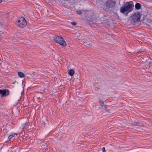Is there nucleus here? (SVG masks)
<instances>
[{"instance_id": "obj_1", "label": "nucleus", "mask_w": 152, "mask_h": 152, "mask_svg": "<svg viewBox=\"0 0 152 152\" xmlns=\"http://www.w3.org/2000/svg\"><path fill=\"white\" fill-rule=\"evenodd\" d=\"M134 5L132 1L124 2V4L120 8V12L125 16L133 10Z\"/></svg>"}, {"instance_id": "obj_2", "label": "nucleus", "mask_w": 152, "mask_h": 152, "mask_svg": "<svg viewBox=\"0 0 152 152\" xmlns=\"http://www.w3.org/2000/svg\"><path fill=\"white\" fill-rule=\"evenodd\" d=\"M115 4L116 2L115 0H107L103 4L102 8L106 12L118 16V14L117 13L113 12V10H111V9L115 7Z\"/></svg>"}, {"instance_id": "obj_3", "label": "nucleus", "mask_w": 152, "mask_h": 152, "mask_svg": "<svg viewBox=\"0 0 152 152\" xmlns=\"http://www.w3.org/2000/svg\"><path fill=\"white\" fill-rule=\"evenodd\" d=\"M140 15L139 12L135 13L132 16H130L128 19V21L129 23L134 24L140 21Z\"/></svg>"}, {"instance_id": "obj_4", "label": "nucleus", "mask_w": 152, "mask_h": 152, "mask_svg": "<svg viewBox=\"0 0 152 152\" xmlns=\"http://www.w3.org/2000/svg\"><path fill=\"white\" fill-rule=\"evenodd\" d=\"M53 40L55 42L60 45L65 46L66 45V43L64 39L61 36H57L54 38Z\"/></svg>"}, {"instance_id": "obj_5", "label": "nucleus", "mask_w": 152, "mask_h": 152, "mask_svg": "<svg viewBox=\"0 0 152 152\" xmlns=\"http://www.w3.org/2000/svg\"><path fill=\"white\" fill-rule=\"evenodd\" d=\"M18 22L20 23L17 25L20 28H24L26 26L27 23L25 19L23 18H21L18 20Z\"/></svg>"}, {"instance_id": "obj_6", "label": "nucleus", "mask_w": 152, "mask_h": 152, "mask_svg": "<svg viewBox=\"0 0 152 152\" xmlns=\"http://www.w3.org/2000/svg\"><path fill=\"white\" fill-rule=\"evenodd\" d=\"M9 94V91L7 89L0 90V94L1 95V97L8 95Z\"/></svg>"}, {"instance_id": "obj_7", "label": "nucleus", "mask_w": 152, "mask_h": 152, "mask_svg": "<svg viewBox=\"0 0 152 152\" xmlns=\"http://www.w3.org/2000/svg\"><path fill=\"white\" fill-rule=\"evenodd\" d=\"M84 45L87 47H90L91 46V42L90 41H87L86 42H85L84 43Z\"/></svg>"}, {"instance_id": "obj_8", "label": "nucleus", "mask_w": 152, "mask_h": 152, "mask_svg": "<svg viewBox=\"0 0 152 152\" xmlns=\"http://www.w3.org/2000/svg\"><path fill=\"white\" fill-rule=\"evenodd\" d=\"M132 124L135 126H140L141 127L144 126L143 125H141L140 124L139 122H134L132 123Z\"/></svg>"}, {"instance_id": "obj_9", "label": "nucleus", "mask_w": 152, "mask_h": 152, "mask_svg": "<svg viewBox=\"0 0 152 152\" xmlns=\"http://www.w3.org/2000/svg\"><path fill=\"white\" fill-rule=\"evenodd\" d=\"M135 8L138 10H140L141 8V4L139 3H137L135 5Z\"/></svg>"}, {"instance_id": "obj_10", "label": "nucleus", "mask_w": 152, "mask_h": 152, "mask_svg": "<svg viewBox=\"0 0 152 152\" xmlns=\"http://www.w3.org/2000/svg\"><path fill=\"white\" fill-rule=\"evenodd\" d=\"M145 67L148 69L152 67V62L149 63V64L145 65Z\"/></svg>"}, {"instance_id": "obj_11", "label": "nucleus", "mask_w": 152, "mask_h": 152, "mask_svg": "<svg viewBox=\"0 0 152 152\" xmlns=\"http://www.w3.org/2000/svg\"><path fill=\"white\" fill-rule=\"evenodd\" d=\"M75 73V71L74 70L71 69L69 71L68 74L71 76H72Z\"/></svg>"}, {"instance_id": "obj_12", "label": "nucleus", "mask_w": 152, "mask_h": 152, "mask_svg": "<svg viewBox=\"0 0 152 152\" xmlns=\"http://www.w3.org/2000/svg\"><path fill=\"white\" fill-rule=\"evenodd\" d=\"M99 103L100 104V106L102 107H103L104 105V101L102 100L101 99L99 98Z\"/></svg>"}, {"instance_id": "obj_13", "label": "nucleus", "mask_w": 152, "mask_h": 152, "mask_svg": "<svg viewBox=\"0 0 152 152\" xmlns=\"http://www.w3.org/2000/svg\"><path fill=\"white\" fill-rule=\"evenodd\" d=\"M18 75L20 77H24L25 75L24 74L21 72H19L18 73Z\"/></svg>"}, {"instance_id": "obj_14", "label": "nucleus", "mask_w": 152, "mask_h": 152, "mask_svg": "<svg viewBox=\"0 0 152 152\" xmlns=\"http://www.w3.org/2000/svg\"><path fill=\"white\" fill-rule=\"evenodd\" d=\"M18 135V134H17V133H14L13 134H12V135H10L9 136V137H8V138L10 140L11 138H12V137H14L15 135Z\"/></svg>"}, {"instance_id": "obj_15", "label": "nucleus", "mask_w": 152, "mask_h": 152, "mask_svg": "<svg viewBox=\"0 0 152 152\" xmlns=\"http://www.w3.org/2000/svg\"><path fill=\"white\" fill-rule=\"evenodd\" d=\"M13 84H15V87H16V86H18L19 85L18 83L16 81L15 82L13 83Z\"/></svg>"}, {"instance_id": "obj_16", "label": "nucleus", "mask_w": 152, "mask_h": 152, "mask_svg": "<svg viewBox=\"0 0 152 152\" xmlns=\"http://www.w3.org/2000/svg\"><path fill=\"white\" fill-rule=\"evenodd\" d=\"M94 1L96 2V3H100L102 0H93Z\"/></svg>"}, {"instance_id": "obj_17", "label": "nucleus", "mask_w": 152, "mask_h": 152, "mask_svg": "<svg viewBox=\"0 0 152 152\" xmlns=\"http://www.w3.org/2000/svg\"><path fill=\"white\" fill-rule=\"evenodd\" d=\"M71 23L74 26H75L77 25V23L75 22H71Z\"/></svg>"}, {"instance_id": "obj_18", "label": "nucleus", "mask_w": 152, "mask_h": 152, "mask_svg": "<svg viewBox=\"0 0 152 152\" xmlns=\"http://www.w3.org/2000/svg\"><path fill=\"white\" fill-rule=\"evenodd\" d=\"M77 13L78 15H81L82 14V12L79 11H77Z\"/></svg>"}, {"instance_id": "obj_19", "label": "nucleus", "mask_w": 152, "mask_h": 152, "mask_svg": "<svg viewBox=\"0 0 152 152\" xmlns=\"http://www.w3.org/2000/svg\"><path fill=\"white\" fill-rule=\"evenodd\" d=\"M26 124H24L23 125H22L21 126H20V128H22V129H23L26 126Z\"/></svg>"}, {"instance_id": "obj_20", "label": "nucleus", "mask_w": 152, "mask_h": 152, "mask_svg": "<svg viewBox=\"0 0 152 152\" xmlns=\"http://www.w3.org/2000/svg\"><path fill=\"white\" fill-rule=\"evenodd\" d=\"M23 90L21 92H20V94H19V96L20 97H21L22 96V94H23Z\"/></svg>"}, {"instance_id": "obj_21", "label": "nucleus", "mask_w": 152, "mask_h": 152, "mask_svg": "<svg viewBox=\"0 0 152 152\" xmlns=\"http://www.w3.org/2000/svg\"><path fill=\"white\" fill-rule=\"evenodd\" d=\"M102 151L103 152H105L106 151V150L104 147H103L102 148Z\"/></svg>"}, {"instance_id": "obj_22", "label": "nucleus", "mask_w": 152, "mask_h": 152, "mask_svg": "<svg viewBox=\"0 0 152 152\" xmlns=\"http://www.w3.org/2000/svg\"><path fill=\"white\" fill-rule=\"evenodd\" d=\"M77 37H78V38L79 39H80L81 38H82V37L81 35H79V36H78Z\"/></svg>"}, {"instance_id": "obj_23", "label": "nucleus", "mask_w": 152, "mask_h": 152, "mask_svg": "<svg viewBox=\"0 0 152 152\" xmlns=\"http://www.w3.org/2000/svg\"><path fill=\"white\" fill-rule=\"evenodd\" d=\"M104 108L106 111H107V107L106 105H105L104 106Z\"/></svg>"}, {"instance_id": "obj_24", "label": "nucleus", "mask_w": 152, "mask_h": 152, "mask_svg": "<svg viewBox=\"0 0 152 152\" xmlns=\"http://www.w3.org/2000/svg\"><path fill=\"white\" fill-rule=\"evenodd\" d=\"M107 111V112L108 113H110V111L109 110H107V111Z\"/></svg>"}, {"instance_id": "obj_25", "label": "nucleus", "mask_w": 152, "mask_h": 152, "mask_svg": "<svg viewBox=\"0 0 152 152\" xmlns=\"http://www.w3.org/2000/svg\"><path fill=\"white\" fill-rule=\"evenodd\" d=\"M2 37L1 35H0V41L2 39Z\"/></svg>"}, {"instance_id": "obj_26", "label": "nucleus", "mask_w": 152, "mask_h": 152, "mask_svg": "<svg viewBox=\"0 0 152 152\" xmlns=\"http://www.w3.org/2000/svg\"><path fill=\"white\" fill-rule=\"evenodd\" d=\"M12 152H16V151L15 150H13Z\"/></svg>"}, {"instance_id": "obj_27", "label": "nucleus", "mask_w": 152, "mask_h": 152, "mask_svg": "<svg viewBox=\"0 0 152 152\" xmlns=\"http://www.w3.org/2000/svg\"><path fill=\"white\" fill-rule=\"evenodd\" d=\"M2 1V0H0V3H1Z\"/></svg>"}, {"instance_id": "obj_28", "label": "nucleus", "mask_w": 152, "mask_h": 152, "mask_svg": "<svg viewBox=\"0 0 152 152\" xmlns=\"http://www.w3.org/2000/svg\"><path fill=\"white\" fill-rule=\"evenodd\" d=\"M152 22V21H151V22H150V23H151Z\"/></svg>"}]
</instances>
